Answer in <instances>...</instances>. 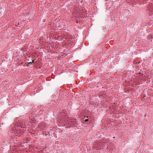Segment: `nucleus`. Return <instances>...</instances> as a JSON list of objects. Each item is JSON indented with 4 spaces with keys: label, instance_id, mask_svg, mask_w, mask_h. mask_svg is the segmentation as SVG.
<instances>
[{
    "label": "nucleus",
    "instance_id": "obj_1",
    "mask_svg": "<svg viewBox=\"0 0 153 153\" xmlns=\"http://www.w3.org/2000/svg\"><path fill=\"white\" fill-rule=\"evenodd\" d=\"M35 60V59H34L33 60H32V62H28V64H30V65L32 64L34 62V60Z\"/></svg>",
    "mask_w": 153,
    "mask_h": 153
},
{
    "label": "nucleus",
    "instance_id": "obj_2",
    "mask_svg": "<svg viewBox=\"0 0 153 153\" xmlns=\"http://www.w3.org/2000/svg\"><path fill=\"white\" fill-rule=\"evenodd\" d=\"M88 121V119H85V122H87Z\"/></svg>",
    "mask_w": 153,
    "mask_h": 153
}]
</instances>
